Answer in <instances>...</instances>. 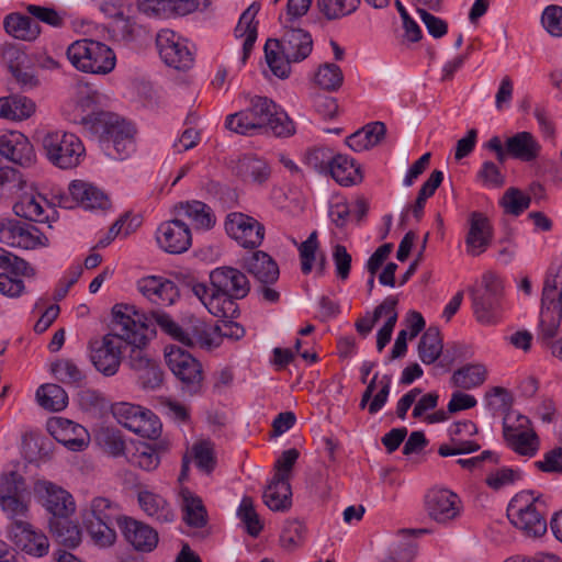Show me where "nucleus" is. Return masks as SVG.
<instances>
[{"label":"nucleus","mask_w":562,"mask_h":562,"mask_svg":"<svg viewBox=\"0 0 562 562\" xmlns=\"http://www.w3.org/2000/svg\"><path fill=\"white\" fill-rule=\"evenodd\" d=\"M0 243L11 247L35 249L46 247L48 238L32 224L2 218L0 220Z\"/></svg>","instance_id":"nucleus-11"},{"label":"nucleus","mask_w":562,"mask_h":562,"mask_svg":"<svg viewBox=\"0 0 562 562\" xmlns=\"http://www.w3.org/2000/svg\"><path fill=\"white\" fill-rule=\"evenodd\" d=\"M143 408L139 405L121 403L113 408V414L119 424L133 431L139 415L143 414Z\"/></svg>","instance_id":"nucleus-62"},{"label":"nucleus","mask_w":562,"mask_h":562,"mask_svg":"<svg viewBox=\"0 0 562 562\" xmlns=\"http://www.w3.org/2000/svg\"><path fill=\"white\" fill-rule=\"evenodd\" d=\"M133 432L143 438L157 439L161 434V423L150 409L143 408Z\"/></svg>","instance_id":"nucleus-53"},{"label":"nucleus","mask_w":562,"mask_h":562,"mask_svg":"<svg viewBox=\"0 0 562 562\" xmlns=\"http://www.w3.org/2000/svg\"><path fill=\"white\" fill-rule=\"evenodd\" d=\"M140 313L135 305H114L112 308L114 331L89 341V358L95 370L104 376H113L117 373L122 362L123 342H125L123 333L136 329Z\"/></svg>","instance_id":"nucleus-2"},{"label":"nucleus","mask_w":562,"mask_h":562,"mask_svg":"<svg viewBox=\"0 0 562 562\" xmlns=\"http://www.w3.org/2000/svg\"><path fill=\"white\" fill-rule=\"evenodd\" d=\"M26 484L24 477L15 471L0 475V501L24 495Z\"/></svg>","instance_id":"nucleus-54"},{"label":"nucleus","mask_w":562,"mask_h":562,"mask_svg":"<svg viewBox=\"0 0 562 562\" xmlns=\"http://www.w3.org/2000/svg\"><path fill=\"white\" fill-rule=\"evenodd\" d=\"M48 528L53 537L66 547L75 548L80 543L81 532L69 517L49 518Z\"/></svg>","instance_id":"nucleus-41"},{"label":"nucleus","mask_w":562,"mask_h":562,"mask_svg":"<svg viewBox=\"0 0 562 562\" xmlns=\"http://www.w3.org/2000/svg\"><path fill=\"white\" fill-rule=\"evenodd\" d=\"M360 0H321L318 5L328 20L341 19L353 13Z\"/></svg>","instance_id":"nucleus-50"},{"label":"nucleus","mask_w":562,"mask_h":562,"mask_svg":"<svg viewBox=\"0 0 562 562\" xmlns=\"http://www.w3.org/2000/svg\"><path fill=\"white\" fill-rule=\"evenodd\" d=\"M2 64L10 72L20 67H24L27 63L26 53L16 44L4 43L0 48Z\"/></svg>","instance_id":"nucleus-58"},{"label":"nucleus","mask_w":562,"mask_h":562,"mask_svg":"<svg viewBox=\"0 0 562 562\" xmlns=\"http://www.w3.org/2000/svg\"><path fill=\"white\" fill-rule=\"evenodd\" d=\"M5 32L21 41H34L41 34V26L32 18L21 13H10L3 20Z\"/></svg>","instance_id":"nucleus-34"},{"label":"nucleus","mask_w":562,"mask_h":562,"mask_svg":"<svg viewBox=\"0 0 562 562\" xmlns=\"http://www.w3.org/2000/svg\"><path fill=\"white\" fill-rule=\"evenodd\" d=\"M543 507V503L532 493H520L508 504L507 517L527 537L538 538L547 531Z\"/></svg>","instance_id":"nucleus-6"},{"label":"nucleus","mask_w":562,"mask_h":562,"mask_svg":"<svg viewBox=\"0 0 562 562\" xmlns=\"http://www.w3.org/2000/svg\"><path fill=\"white\" fill-rule=\"evenodd\" d=\"M119 517L116 504L101 496L94 497L89 507L82 513V521L93 520L100 524H113Z\"/></svg>","instance_id":"nucleus-42"},{"label":"nucleus","mask_w":562,"mask_h":562,"mask_svg":"<svg viewBox=\"0 0 562 562\" xmlns=\"http://www.w3.org/2000/svg\"><path fill=\"white\" fill-rule=\"evenodd\" d=\"M531 199L517 188H509L505 191L501 205L505 212L515 216L520 215L530 206Z\"/></svg>","instance_id":"nucleus-52"},{"label":"nucleus","mask_w":562,"mask_h":562,"mask_svg":"<svg viewBox=\"0 0 562 562\" xmlns=\"http://www.w3.org/2000/svg\"><path fill=\"white\" fill-rule=\"evenodd\" d=\"M137 499L143 512L155 521L166 524L175 520V512L162 496L149 491H140Z\"/></svg>","instance_id":"nucleus-30"},{"label":"nucleus","mask_w":562,"mask_h":562,"mask_svg":"<svg viewBox=\"0 0 562 562\" xmlns=\"http://www.w3.org/2000/svg\"><path fill=\"white\" fill-rule=\"evenodd\" d=\"M304 535L305 526L301 521H289L280 536L281 546L286 550H293L303 542Z\"/></svg>","instance_id":"nucleus-60"},{"label":"nucleus","mask_w":562,"mask_h":562,"mask_svg":"<svg viewBox=\"0 0 562 562\" xmlns=\"http://www.w3.org/2000/svg\"><path fill=\"white\" fill-rule=\"evenodd\" d=\"M82 525L93 543L100 548L111 547L116 540L113 524L88 520L82 521Z\"/></svg>","instance_id":"nucleus-48"},{"label":"nucleus","mask_w":562,"mask_h":562,"mask_svg":"<svg viewBox=\"0 0 562 562\" xmlns=\"http://www.w3.org/2000/svg\"><path fill=\"white\" fill-rule=\"evenodd\" d=\"M125 540L137 551L151 552L158 544V532L149 525L131 517L117 518Z\"/></svg>","instance_id":"nucleus-20"},{"label":"nucleus","mask_w":562,"mask_h":562,"mask_svg":"<svg viewBox=\"0 0 562 562\" xmlns=\"http://www.w3.org/2000/svg\"><path fill=\"white\" fill-rule=\"evenodd\" d=\"M44 204L46 200L41 195L23 194L13 205L16 216L32 222H44L47 218Z\"/></svg>","instance_id":"nucleus-39"},{"label":"nucleus","mask_w":562,"mask_h":562,"mask_svg":"<svg viewBox=\"0 0 562 562\" xmlns=\"http://www.w3.org/2000/svg\"><path fill=\"white\" fill-rule=\"evenodd\" d=\"M386 134L383 122H372L346 138L347 146L353 151L368 150L382 142Z\"/></svg>","instance_id":"nucleus-31"},{"label":"nucleus","mask_w":562,"mask_h":562,"mask_svg":"<svg viewBox=\"0 0 562 562\" xmlns=\"http://www.w3.org/2000/svg\"><path fill=\"white\" fill-rule=\"evenodd\" d=\"M344 82L340 67L333 63H325L315 74V83L323 90L336 91Z\"/></svg>","instance_id":"nucleus-47"},{"label":"nucleus","mask_w":562,"mask_h":562,"mask_svg":"<svg viewBox=\"0 0 562 562\" xmlns=\"http://www.w3.org/2000/svg\"><path fill=\"white\" fill-rule=\"evenodd\" d=\"M7 530L9 539L23 552L37 558L48 553L49 541L46 535L31 521L18 522L14 527H7Z\"/></svg>","instance_id":"nucleus-18"},{"label":"nucleus","mask_w":562,"mask_h":562,"mask_svg":"<svg viewBox=\"0 0 562 562\" xmlns=\"http://www.w3.org/2000/svg\"><path fill=\"white\" fill-rule=\"evenodd\" d=\"M470 229L465 238L467 251L475 257L483 254L492 239V227L488 218L480 213L472 212L469 217Z\"/></svg>","instance_id":"nucleus-26"},{"label":"nucleus","mask_w":562,"mask_h":562,"mask_svg":"<svg viewBox=\"0 0 562 562\" xmlns=\"http://www.w3.org/2000/svg\"><path fill=\"white\" fill-rule=\"evenodd\" d=\"M168 368L181 382L182 389L190 394H198L203 384L202 364L191 353L180 347L170 346L165 349Z\"/></svg>","instance_id":"nucleus-9"},{"label":"nucleus","mask_w":562,"mask_h":562,"mask_svg":"<svg viewBox=\"0 0 562 562\" xmlns=\"http://www.w3.org/2000/svg\"><path fill=\"white\" fill-rule=\"evenodd\" d=\"M487 376V370L480 363H468L456 370L451 376V384L462 390H471L482 385Z\"/></svg>","instance_id":"nucleus-38"},{"label":"nucleus","mask_w":562,"mask_h":562,"mask_svg":"<svg viewBox=\"0 0 562 562\" xmlns=\"http://www.w3.org/2000/svg\"><path fill=\"white\" fill-rule=\"evenodd\" d=\"M137 289L144 297L156 305H171L179 296L178 288L172 281L154 276L140 279Z\"/></svg>","instance_id":"nucleus-25"},{"label":"nucleus","mask_w":562,"mask_h":562,"mask_svg":"<svg viewBox=\"0 0 562 562\" xmlns=\"http://www.w3.org/2000/svg\"><path fill=\"white\" fill-rule=\"evenodd\" d=\"M244 268L260 283L273 284L280 271L278 263L265 251H255L244 260Z\"/></svg>","instance_id":"nucleus-27"},{"label":"nucleus","mask_w":562,"mask_h":562,"mask_svg":"<svg viewBox=\"0 0 562 562\" xmlns=\"http://www.w3.org/2000/svg\"><path fill=\"white\" fill-rule=\"evenodd\" d=\"M182 497L183 520L191 527L202 528L207 522V513L202 499L188 488L180 493Z\"/></svg>","instance_id":"nucleus-37"},{"label":"nucleus","mask_w":562,"mask_h":562,"mask_svg":"<svg viewBox=\"0 0 562 562\" xmlns=\"http://www.w3.org/2000/svg\"><path fill=\"white\" fill-rule=\"evenodd\" d=\"M143 314L148 318V328L155 323L160 328V330L168 335L171 339L181 342V336L183 334V322L178 324L169 314L159 310L151 311L149 315L145 313Z\"/></svg>","instance_id":"nucleus-49"},{"label":"nucleus","mask_w":562,"mask_h":562,"mask_svg":"<svg viewBox=\"0 0 562 562\" xmlns=\"http://www.w3.org/2000/svg\"><path fill=\"white\" fill-rule=\"evenodd\" d=\"M33 492L37 502L52 515L50 518L70 517L76 510L71 494L50 481H35Z\"/></svg>","instance_id":"nucleus-10"},{"label":"nucleus","mask_w":562,"mask_h":562,"mask_svg":"<svg viewBox=\"0 0 562 562\" xmlns=\"http://www.w3.org/2000/svg\"><path fill=\"white\" fill-rule=\"evenodd\" d=\"M318 247L319 244L316 231L312 232L307 239L300 244L299 252L301 259V270L304 274H308L312 271L313 263L316 260V251Z\"/></svg>","instance_id":"nucleus-59"},{"label":"nucleus","mask_w":562,"mask_h":562,"mask_svg":"<svg viewBox=\"0 0 562 562\" xmlns=\"http://www.w3.org/2000/svg\"><path fill=\"white\" fill-rule=\"evenodd\" d=\"M52 373L65 384L78 386L85 380V373L70 359H59L52 363Z\"/></svg>","instance_id":"nucleus-46"},{"label":"nucleus","mask_w":562,"mask_h":562,"mask_svg":"<svg viewBox=\"0 0 562 562\" xmlns=\"http://www.w3.org/2000/svg\"><path fill=\"white\" fill-rule=\"evenodd\" d=\"M509 157L525 162L536 160L541 151V145L529 132H519L506 139Z\"/></svg>","instance_id":"nucleus-29"},{"label":"nucleus","mask_w":562,"mask_h":562,"mask_svg":"<svg viewBox=\"0 0 562 562\" xmlns=\"http://www.w3.org/2000/svg\"><path fill=\"white\" fill-rule=\"evenodd\" d=\"M250 103L265 132L270 131L278 137H288L294 134V123L271 99L256 95Z\"/></svg>","instance_id":"nucleus-13"},{"label":"nucleus","mask_w":562,"mask_h":562,"mask_svg":"<svg viewBox=\"0 0 562 562\" xmlns=\"http://www.w3.org/2000/svg\"><path fill=\"white\" fill-rule=\"evenodd\" d=\"M562 319V265L551 266L546 274L539 322L538 339L554 338Z\"/></svg>","instance_id":"nucleus-5"},{"label":"nucleus","mask_w":562,"mask_h":562,"mask_svg":"<svg viewBox=\"0 0 562 562\" xmlns=\"http://www.w3.org/2000/svg\"><path fill=\"white\" fill-rule=\"evenodd\" d=\"M182 331L181 344L187 347H199L206 350L218 347V335L214 333V326L206 324L201 318L186 317Z\"/></svg>","instance_id":"nucleus-23"},{"label":"nucleus","mask_w":562,"mask_h":562,"mask_svg":"<svg viewBox=\"0 0 562 562\" xmlns=\"http://www.w3.org/2000/svg\"><path fill=\"white\" fill-rule=\"evenodd\" d=\"M335 156L328 147H314L306 151L305 164L319 173H327Z\"/></svg>","instance_id":"nucleus-56"},{"label":"nucleus","mask_w":562,"mask_h":562,"mask_svg":"<svg viewBox=\"0 0 562 562\" xmlns=\"http://www.w3.org/2000/svg\"><path fill=\"white\" fill-rule=\"evenodd\" d=\"M156 239L159 247L169 254H182L192 245V234L188 223L177 216L158 226Z\"/></svg>","instance_id":"nucleus-17"},{"label":"nucleus","mask_w":562,"mask_h":562,"mask_svg":"<svg viewBox=\"0 0 562 562\" xmlns=\"http://www.w3.org/2000/svg\"><path fill=\"white\" fill-rule=\"evenodd\" d=\"M225 231L244 248H257L265 238V226L256 218L239 212L227 215Z\"/></svg>","instance_id":"nucleus-15"},{"label":"nucleus","mask_w":562,"mask_h":562,"mask_svg":"<svg viewBox=\"0 0 562 562\" xmlns=\"http://www.w3.org/2000/svg\"><path fill=\"white\" fill-rule=\"evenodd\" d=\"M265 54L267 64L272 74L281 79H285L291 74V64L283 57L279 49L273 47L272 40H268L265 46Z\"/></svg>","instance_id":"nucleus-51"},{"label":"nucleus","mask_w":562,"mask_h":562,"mask_svg":"<svg viewBox=\"0 0 562 562\" xmlns=\"http://www.w3.org/2000/svg\"><path fill=\"white\" fill-rule=\"evenodd\" d=\"M70 64L81 72L92 75H108L116 65L113 49L92 38H81L72 42L66 52Z\"/></svg>","instance_id":"nucleus-4"},{"label":"nucleus","mask_w":562,"mask_h":562,"mask_svg":"<svg viewBox=\"0 0 562 562\" xmlns=\"http://www.w3.org/2000/svg\"><path fill=\"white\" fill-rule=\"evenodd\" d=\"M132 464L145 471L157 469L160 458L157 450L147 443H140L131 457Z\"/></svg>","instance_id":"nucleus-57"},{"label":"nucleus","mask_w":562,"mask_h":562,"mask_svg":"<svg viewBox=\"0 0 562 562\" xmlns=\"http://www.w3.org/2000/svg\"><path fill=\"white\" fill-rule=\"evenodd\" d=\"M237 514L240 520L245 524L247 532L252 537H257L262 530L263 526L255 509L254 501L251 497L245 496L241 499Z\"/></svg>","instance_id":"nucleus-55"},{"label":"nucleus","mask_w":562,"mask_h":562,"mask_svg":"<svg viewBox=\"0 0 562 562\" xmlns=\"http://www.w3.org/2000/svg\"><path fill=\"white\" fill-rule=\"evenodd\" d=\"M291 485L290 482L272 477L263 492V503L274 512H283L291 507Z\"/></svg>","instance_id":"nucleus-36"},{"label":"nucleus","mask_w":562,"mask_h":562,"mask_svg":"<svg viewBox=\"0 0 562 562\" xmlns=\"http://www.w3.org/2000/svg\"><path fill=\"white\" fill-rule=\"evenodd\" d=\"M81 123L100 138L101 146L103 140H123L122 138H125V135L133 138L135 133L130 123L111 112L91 113L82 117Z\"/></svg>","instance_id":"nucleus-12"},{"label":"nucleus","mask_w":562,"mask_h":562,"mask_svg":"<svg viewBox=\"0 0 562 562\" xmlns=\"http://www.w3.org/2000/svg\"><path fill=\"white\" fill-rule=\"evenodd\" d=\"M172 213L184 222L189 220L198 229H209L215 223L211 209L200 201L180 202L173 205Z\"/></svg>","instance_id":"nucleus-28"},{"label":"nucleus","mask_w":562,"mask_h":562,"mask_svg":"<svg viewBox=\"0 0 562 562\" xmlns=\"http://www.w3.org/2000/svg\"><path fill=\"white\" fill-rule=\"evenodd\" d=\"M327 173H329L337 183L345 187L358 184L363 178L360 167L356 165V161L342 154L335 156Z\"/></svg>","instance_id":"nucleus-33"},{"label":"nucleus","mask_w":562,"mask_h":562,"mask_svg":"<svg viewBox=\"0 0 562 562\" xmlns=\"http://www.w3.org/2000/svg\"><path fill=\"white\" fill-rule=\"evenodd\" d=\"M443 344L441 333L438 327L430 326L420 337L418 344V355L425 364H431L442 353Z\"/></svg>","instance_id":"nucleus-40"},{"label":"nucleus","mask_w":562,"mask_h":562,"mask_svg":"<svg viewBox=\"0 0 562 562\" xmlns=\"http://www.w3.org/2000/svg\"><path fill=\"white\" fill-rule=\"evenodd\" d=\"M273 47L279 49L288 61L300 63L307 58L313 49V40L302 29H289L281 40H272Z\"/></svg>","instance_id":"nucleus-21"},{"label":"nucleus","mask_w":562,"mask_h":562,"mask_svg":"<svg viewBox=\"0 0 562 562\" xmlns=\"http://www.w3.org/2000/svg\"><path fill=\"white\" fill-rule=\"evenodd\" d=\"M47 159L60 169L76 168L86 154L80 138L68 132H48L42 139Z\"/></svg>","instance_id":"nucleus-7"},{"label":"nucleus","mask_w":562,"mask_h":562,"mask_svg":"<svg viewBox=\"0 0 562 562\" xmlns=\"http://www.w3.org/2000/svg\"><path fill=\"white\" fill-rule=\"evenodd\" d=\"M0 507L10 520L8 527H14L18 522L30 521V499L24 495L4 498L0 501Z\"/></svg>","instance_id":"nucleus-44"},{"label":"nucleus","mask_w":562,"mask_h":562,"mask_svg":"<svg viewBox=\"0 0 562 562\" xmlns=\"http://www.w3.org/2000/svg\"><path fill=\"white\" fill-rule=\"evenodd\" d=\"M156 46L164 63L179 70L192 67L194 58L186 41L171 30H161L156 36Z\"/></svg>","instance_id":"nucleus-14"},{"label":"nucleus","mask_w":562,"mask_h":562,"mask_svg":"<svg viewBox=\"0 0 562 562\" xmlns=\"http://www.w3.org/2000/svg\"><path fill=\"white\" fill-rule=\"evenodd\" d=\"M504 438L508 447L520 456L533 457L539 449V438L535 431L508 432V436Z\"/></svg>","instance_id":"nucleus-45"},{"label":"nucleus","mask_w":562,"mask_h":562,"mask_svg":"<svg viewBox=\"0 0 562 562\" xmlns=\"http://www.w3.org/2000/svg\"><path fill=\"white\" fill-rule=\"evenodd\" d=\"M198 7L196 0H137V8L142 13L162 19L190 14Z\"/></svg>","instance_id":"nucleus-24"},{"label":"nucleus","mask_w":562,"mask_h":562,"mask_svg":"<svg viewBox=\"0 0 562 562\" xmlns=\"http://www.w3.org/2000/svg\"><path fill=\"white\" fill-rule=\"evenodd\" d=\"M71 196L85 209H106L110 204L106 194L99 188L82 180H74L69 184Z\"/></svg>","instance_id":"nucleus-32"},{"label":"nucleus","mask_w":562,"mask_h":562,"mask_svg":"<svg viewBox=\"0 0 562 562\" xmlns=\"http://www.w3.org/2000/svg\"><path fill=\"white\" fill-rule=\"evenodd\" d=\"M476 177L486 187L501 188L505 184V176L499 167L491 160L482 164Z\"/></svg>","instance_id":"nucleus-63"},{"label":"nucleus","mask_w":562,"mask_h":562,"mask_svg":"<svg viewBox=\"0 0 562 562\" xmlns=\"http://www.w3.org/2000/svg\"><path fill=\"white\" fill-rule=\"evenodd\" d=\"M482 283V291L471 292L474 316L482 325H494L502 318L503 283L493 273H485Z\"/></svg>","instance_id":"nucleus-8"},{"label":"nucleus","mask_w":562,"mask_h":562,"mask_svg":"<svg viewBox=\"0 0 562 562\" xmlns=\"http://www.w3.org/2000/svg\"><path fill=\"white\" fill-rule=\"evenodd\" d=\"M48 430L58 442L71 451H82L88 446V431L72 420L54 418L48 423Z\"/></svg>","instance_id":"nucleus-22"},{"label":"nucleus","mask_w":562,"mask_h":562,"mask_svg":"<svg viewBox=\"0 0 562 562\" xmlns=\"http://www.w3.org/2000/svg\"><path fill=\"white\" fill-rule=\"evenodd\" d=\"M425 508L432 520L446 525L460 516L462 502L449 490H431L425 497Z\"/></svg>","instance_id":"nucleus-16"},{"label":"nucleus","mask_w":562,"mask_h":562,"mask_svg":"<svg viewBox=\"0 0 562 562\" xmlns=\"http://www.w3.org/2000/svg\"><path fill=\"white\" fill-rule=\"evenodd\" d=\"M36 397L42 407L54 412L64 409L68 404L66 391L54 383L40 386L36 391Z\"/></svg>","instance_id":"nucleus-43"},{"label":"nucleus","mask_w":562,"mask_h":562,"mask_svg":"<svg viewBox=\"0 0 562 562\" xmlns=\"http://www.w3.org/2000/svg\"><path fill=\"white\" fill-rule=\"evenodd\" d=\"M0 155L21 167H30L35 161L31 142L19 131L0 133Z\"/></svg>","instance_id":"nucleus-19"},{"label":"nucleus","mask_w":562,"mask_h":562,"mask_svg":"<svg viewBox=\"0 0 562 562\" xmlns=\"http://www.w3.org/2000/svg\"><path fill=\"white\" fill-rule=\"evenodd\" d=\"M543 27L553 36L562 35V7L548 5L541 16Z\"/></svg>","instance_id":"nucleus-64"},{"label":"nucleus","mask_w":562,"mask_h":562,"mask_svg":"<svg viewBox=\"0 0 562 562\" xmlns=\"http://www.w3.org/2000/svg\"><path fill=\"white\" fill-rule=\"evenodd\" d=\"M147 321L148 318L142 312L137 318L136 329L130 333L124 331L123 336H125V344L131 346L126 364L135 372L138 384L144 390H155L162 384L164 372L158 361L145 350L148 342Z\"/></svg>","instance_id":"nucleus-3"},{"label":"nucleus","mask_w":562,"mask_h":562,"mask_svg":"<svg viewBox=\"0 0 562 562\" xmlns=\"http://www.w3.org/2000/svg\"><path fill=\"white\" fill-rule=\"evenodd\" d=\"M211 288L191 283L193 294L215 317L233 318L238 314L237 300L247 296L250 283L245 273L232 267H220L210 273Z\"/></svg>","instance_id":"nucleus-1"},{"label":"nucleus","mask_w":562,"mask_h":562,"mask_svg":"<svg viewBox=\"0 0 562 562\" xmlns=\"http://www.w3.org/2000/svg\"><path fill=\"white\" fill-rule=\"evenodd\" d=\"M300 452L295 448L288 449L281 453L274 463L273 477L290 482L292 469L297 461Z\"/></svg>","instance_id":"nucleus-61"},{"label":"nucleus","mask_w":562,"mask_h":562,"mask_svg":"<svg viewBox=\"0 0 562 562\" xmlns=\"http://www.w3.org/2000/svg\"><path fill=\"white\" fill-rule=\"evenodd\" d=\"M235 171L244 181H250L261 184L270 177V168L268 164L258 157L245 155L238 159Z\"/></svg>","instance_id":"nucleus-35"}]
</instances>
